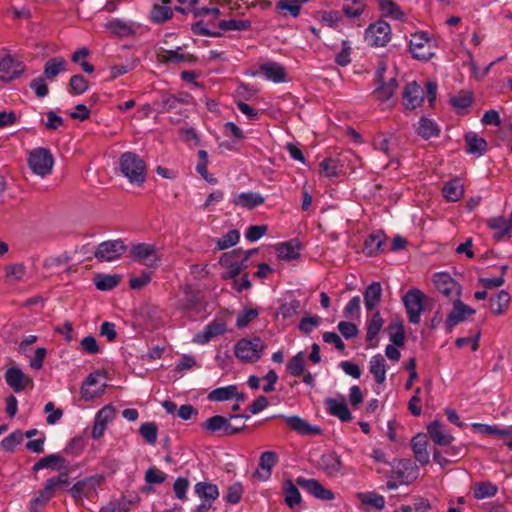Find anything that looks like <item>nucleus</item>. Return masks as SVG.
<instances>
[{
	"label": "nucleus",
	"instance_id": "nucleus-21",
	"mask_svg": "<svg viewBox=\"0 0 512 512\" xmlns=\"http://www.w3.org/2000/svg\"><path fill=\"white\" fill-rule=\"evenodd\" d=\"M319 465L321 470L329 477H337L342 471V461L336 453H327L321 456Z\"/></svg>",
	"mask_w": 512,
	"mask_h": 512
},
{
	"label": "nucleus",
	"instance_id": "nucleus-59",
	"mask_svg": "<svg viewBox=\"0 0 512 512\" xmlns=\"http://www.w3.org/2000/svg\"><path fill=\"white\" fill-rule=\"evenodd\" d=\"M23 441V433L19 430L12 432L6 436L0 443V447L7 451L13 452L15 447Z\"/></svg>",
	"mask_w": 512,
	"mask_h": 512
},
{
	"label": "nucleus",
	"instance_id": "nucleus-52",
	"mask_svg": "<svg viewBox=\"0 0 512 512\" xmlns=\"http://www.w3.org/2000/svg\"><path fill=\"white\" fill-rule=\"evenodd\" d=\"M88 89L87 80L80 74L73 75L68 84V91L70 94L81 95Z\"/></svg>",
	"mask_w": 512,
	"mask_h": 512
},
{
	"label": "nucleus",
	"instance_id": "nucleus-20",
	"mask_svg": "<svg viewBox=\"0 0 512 512\" xmlns=\"http://www.w3.org/2000/svg\"><path fill=\"white\" fill-rule=\"evenodd\" d=\"M427 432L432 441L440 446H448L454 440V437L449 433L442 422L438 420L432 421L427 426Z\"/></svg>",
	"mask_w": 512,
	"mask_h": 512
},
{
	"label": "nucleus",
	"instance_id": "nucleus-31",
	"mask_svg": "<svg viewBox=\"0 0 512 512\" xmlns=\"http://www.w3.org/2000/svg\"><path fill=\"white\" fill-rule=\"evenodd\" d=\"M68 484V473L62 472L57 476L47 479L41 490L52 499L58 490L67 486Z\"/></svg>",
	"mask_w": 512,
	"mask_h": 512
},
{
	"label": "nucleus",
	"instance_id": "nucleus-2",
	"mask_svg": "<svg viewBox=\"0 0 512 512\" xmlns=\"http://www.w3.org/2000/svg\"><path fill=\"white\" fill-rule=\"evenodd\" d=\"M256 252V249L243 251L234 249L231 252L224 253L219 263L226 268V272L222 275L223 279H235L242 270L247 268V260L250 255Z\"/></svg>",
	"mask_w": 512,
	"mask_h": 512
},
{
	"label": "nucleus",
	"instance_id": "nucleus-15",
	"mask_svg": "<svg viewBox=\"0 0 512 512\" xmlns=\"http://www.w3.org/2000/svg\"><path fill=\"white\" fill-rule=\"evenodd\" d=\"M156 55L157 60L162 64L194 63L196 61L193 55L184 53L181 47H177L175 50H168L161 47L157 50Z\"/></svg>",
	"mask_w": 512,
	"mask_h": 512
},
{
	"label": "nucleus",
	"instance_id": "nucleus-62",
	"mask_svg": "<svg viewBox=\"0 0 512 512\" xmlns=\"http://www.w3.org/2000/svg\"><path fill=\"white\" fill-rule=\"evenodd\" d=\"M219 27L225 31H229V30L243 31V30H247L251 27V22L249 20H237V19L222 20L219 22Z\"/></svg>",
	"mask_w": 512,
	"mask_h": 512
},
{
	"label": "nucleus",
	"instance_id": "nucleus-4",
	"mask_svg": "<svg viewBox=\"0 0 512 512\" xmlns=\"http://www.w3.org/2000/svg\"><path fill=\"white\" fill-rule=\"evenodd\" d=\"M245 418L243 415H230L229 418H225L223 416H212L208 418L203 424L202 428L204 430L209 431L210 433L221 432L223 436H232L240 433L245 429V424L243 423L241 426L232 425L229 420L232 419H242ZM248 417H246L247 419Z\"/></svg>",
	"mask_w": 512,
	"mask_h": 512
},
{
	"label": "nucleus",
	"instance_id": "nucleus-3",
	"mask_svg": "<svg viewBox=\"0 0 512 512\" xmlns=\"http://www.w3.org/2000/svg\"><path fill=\"white\" fill-rule=\"evenodd\" d=\"M265 346L259 337L240 339L235 347V356L242 362L255 363L263 355Z\"/></svg>",
	"mask_w": 512,
	"mask_h": 512
},
{
	"label": "nucleus",
	"instance_id": "nucleus-7",
	"mask_svg": "<svg viewBox=\"0 0 512 512\" xmlns=\"http://www.w3.org/2000/svg\"><path fill=\"white\" fill-rule=\"evenodd\" d=\"M425 294L419 289H410L403 296V304L406 308L408 320L412 324H418L424 311Z\"/></svg>",
	"mask_w": 512,
	"mask_h": 512
},
{
	"label": "nucleus",
	"instance_id": "nucleus-48",
	"mask_svg": "<svg viewBox=\"0 0 512 512\" xmlns=\"http://www.w3.org/2000/svg\"><path fill=\"white\" fill-rule=\"evenodd\" d=\"M99 377H100L99 373H91L84 380L83 385L81 387V394H82L83 398L93 399V398L97 397L102 392V389L90 390V387H92L98 383Z\"/></svg>",
	"mask_w": 512,
	"mask_h": 512
},
{
	"label": "nucleus",
	"instance_id": "nucleus-47",
	"mask_svg": "<svg viewBox=\"0 0 512 512\" xmlns=\"http://www.w3.org/2000/svg\"><path fill=\"white\" fill-rule=\"evenodd\" d=\"M288 372L294 377H300L305 370V354L303 351L298 352L287 363Z\"/></svg>",
	"mask_w": 512,
	"mask_h": 512
},
{
	"label": "nucleus",
	"instance_id": "nucleus-26",
	"mask_svg": "<svg viewBox=\"0 0 512 512\" xmlns=\"http://www.w3.org/2000/svg\"><path fill=\"white\" fill-rule=\"evenodd\" d=\"M66 460L64 457H62L59 454H49L43 458H41L39 461H37L33 467L32 470L34 472H38L41 469L49 468L52 470L60 471L66 468Z\"/></svg>",
	"mask_w": 512,
	"mask_h": 512
},
{
	"label": "nucleus",
	"instance_id": "nucleus-28",
	"mask_svg": "<svg viewBox=\"0 0 512 512\" xmlns=\"http://www.w3.org/2000/svg\"><path fill=\"white\" fill-rule=\"evenodd\" d=\"M5 380L16 393L23 391L26 387V383L30 381L25 377L24 373L16 367L9 368L6 371Z\"/></svg>",
	"mask_w": 512,
	"mask_h": 512
},
{
	"label": "nucleus",
	"instance_id": "nucleus-12",
	"mask_svg": "<svg viewBox=\"0 0 512 512\" xmlns=\"http://www.w3.org/2000/svg\"><path fill=\"white\" fill-rule=\"evenodd\" d=\"M434 285L437 291L444 297L448 298L451 302L454 299H460L461 287L452 279L448 274L438 273L434 275Z\"/></svg>",
	"mask_w": 512,
	"mask_h": 512
},
{
	"label": "nucleus",
	"instance_id": "nucleus-1",
	"mask_svg": "<svg viewBox=\"0 0 512 512\" xmlns=\"http://www.w3.org/2000/svg\"><path fill=\"white\" fill-rule=\"evenodd\" d=\"M120 171L131 184L142 185L146 179V164L144 160L133 152H125L119 161Z\"/></svg>",
	"mask_w": 512,
	"mask_h": 512
},
{
	"label": "nucleus",
	"instance_id": "nucleus-10",
	"mask_svg": "<svg viewBox=\"0 0 512 512\" xmlns=\"http://www.w3.org/2000/svg\"><path fill=\"white\" fill-rule=\"evenodd\" d=\"M391 37V27L387 22L378 21L369 25L365 32V41L372 47H383Z\"/></svg>",
	"mask_w": 512,
	"mask_h": 512
},
{
	"label": "nucleus",
	"instance_id": "nucleus-8",
	"mask_svg": "<svg viewBox=\"0 0 512 512\" xmlns=\"http://www.w3.org/2000/svg\"><path fill=\"white\" fill-rule=\"evenodd\" d=\"M127 250L123 240H107L100 243L94 251L99 262H112L119 259Z\"/></svg>",
	"mask_w": 512,
	"mask_h": 512
},
{
	"label": "nucleus",
	"instance_id": "nucleus-32",
	"mask_svg": "<svg viewBox=\"0 0 512 512\" xmlns=\"http://www.w3.org/2000/svg\"><path fill=\"white\" fill-rule=\"evenodd\" d=\"M385 243V235L378 231L370 234L364 241L363 251L367 256H375L382 251Z\"/></svg>",
	"mask_w": 512,
	"mask_h": 512
},
{
	"label": "nucleus",
	"instance_id": "nucleus-23",
	"mask_svg": "<svg viewBox=\"0 0 512 512\" xmlns=\"http://www.w3.org/2000/svg\"><path fill=\"white\" fill-rule=\"evenodd\" d=\"M259 71L265 79L274 83H283L286 81V70L277 62H266L260 65Z\"/></svg>",
	"mask_w": 512,
	"mask_h": 512
},
{
	"label": "nucleus",
	"instance_id": "nucleus-64",
	"mask_svg": "<svg viewBox=\"0 0 512 512\" xmlns=\"http://www.w3.org/2000/svg\"><path fill=\"white\" fill-rule=\"evenodd\" d=\"M259 312L257 309H244L242 310L236 318V325L238 328H243L247 326L252 320L257 318Z\"/></svg>",
	"mask_w": 512,
	"mask_h": 512
},
{
	"label": "nucleus",
	"instance_id": "nucleus-19",
	"mask_svg": "<svg viewBox=\"0 0 512 512\" xmlns=\"http://www.w3.org/2000/svg\"><path fill=\"white\" fill-rule=\"evenodd\" d=\"M278 454L274 451H265L261 454L258 464V469L255 471V476L258 479L266 481L270 478L272 468L278 462Z\"/></svg>",
	"mask_w": 512,
	"mask_h": 512
},
{
	"label": "nucleus",
	"instance_id": "nucleus-54",
	"mask_svg": "<svg viewBox=\"0 0 512 512\" xmlns=\"http://www.w3.org/2000/svg\"><path fill=\"white\" fill-rule=\"evenodd\" d=\"M244 488L241 482H235L227 488V492L224 496V500L228 504H238L241 501Z\"/></svg>",
	"mask_w": 512,
	"mask_h": 512
},
{
	"label": "nucleus",
	"instance_id": "nucleus-56",
	"mask_svg": "<svg viewBox=\"0 0 512 512\" xmlns=\"http://www.w3.org/2000/svg\"><path fill=\"white\" fill-rule=\"evenodd\" d=\"M106 27L111 33L118 36H128L133 33L131 26L119 19L109 21Z\"/></svg>",
	"mask_w": 512,
	"mask_h": 512
},
{
	"label": "nucleus",
	"instance_id": "nucleus-41",
	"mask_svg": "<svg viewBox=\"0 0 512 512\" xmlns=\"http://www.w3.org/2000/svg\"><path fill=\"white\" fill-rule=\"evenodd\" d=\"M510 295L507 291L501 290L490 298V309L494 315L503 314L509 307Z\"/></svg>",
	"mask_w": 512,
	"mask_h": 512
},
{
	"label": "nucleus",
	"instance_id": "nucleus-45",
	"mask_svg": "<svg viewBox=\"0 0 512 512\" xmlns=\"http://www.w3.org/2000/svg\"><path fill=\"white\" fill-rule=\"evenodd\" d=\"M26 275V267L22 263H14L5 266V280L8 283L21 281Z\"/></svg>",
	"mask_w": 512,
	"mask_h": 512
},
{
	"label": "nucleus",
	"instance_id": "nucleus-39",
	"mask_svg": "<svg viewBox=\"0 0 512 512\" xmlns=\"http://www.w3.org/2000/svg\"><path fill=\"white\" fill-rule=\"evenodd\" d=\"M172 0H162V4H155L151 10V19L155 23H164L173 16L170 7Z\"/></svg>",
	"mask_w": 512,
	"mask_h": 512
},
{
	"label": "nucleus",
	"instance_id": "nucleus-25",
	"mask_svg": "<svg viewBox=\"0 0 512 512\" xmlns=\"http://www.w3.org/2000/svg\"><path fill=\"white\" fill-rule=\"evenodd\" d=\"M428 441L425 434L416 435L411 441V447L415 459L421 464L426 465L430 461V455L427 451Z\"/></svg>",
	"mask_w": 512,
	"mask_h": 512
},
{
	"label": "nucleus",
	"instance_id": "nucleus-30",
	"mask_svg": "<svg viewBox=\"0 0 512 512\" xmlns=\"http://www.w3.org/2000/svg\"><path fill=\"white\" fill-rule=\"evenodd\" d=\"M325 403L329 414L338 417L343 422H348L352 419L351 412L345 402L328 398Z\"/></svg>",
	"mask_w": 512,
	"mask_h": 512
},
{
	"label": "nucleus",
	"instance_id": "nucleus-40",
	"mask_svg": "<svg viewBox=\"0 0 512 512\" xmlns=\"http://www.w3.org/2000/svg\"><path fill=\"white\" fill-rule=\"evenodd\" d=\"M236 395H238L237 385H228L212 390L207 399L212 402H223L233 399Z\"/></svg>",
	"mask_w": 512,
	"mask_h": 512
},
{
	"label": "nucleus",
	"instance_id": "nucleus-36",
	"mask_svg": "<svg viewBox=\"0 0 512 512\" xmlns=\"http://www.w3.org/2000/svg\"><path fill=\"white\" fill-rule=\"evenodd\" d=\"M443 196L451 202L460 200L464 195V186L460 179H452L442 188Z\"/></svg>",
	"mask_w": 512,
	"mask_h": 512
},
{
	"label": "nucleus",
	"instance_id": "nucleus-46",
	"mask_svg": "<svg viewBox=\"0 0 512 512\" xmlns=\"http://www.w3.org/2000/svg\"><path fill=\"white\" fill-rule=\"evenodd\" d=\"M417 133L424 139H430L439 135V128L434 121L423 117L419 121Z\"/></svg>",
	"mask_w": 512,
	"mask_h": 512
},
{
	"label": "nucleus",
	"instance_id": "nucleus-18",
	"mask_svg": "<svg viewBox=\"0 0 512 512\" xmlns=\"http://www.w3.org/2000/svg\"><path fill=\"white\" fill-rule=\"evenodd\" d=\"M425 98L423 88L415 81L408 83L403 92V105L406 109L414 110L421 106Z\"/></svg>",
	"mask_w": 512,
	"mask_h": 512
},
{
	"label": "nucleus",
	"instance_id": "nucleus-44",
	"mask_svg": "<svg viewBox=\"0 0 512 512\" xmlns=\"http://www.w3.org/2000/svg\"><path fill=\"white\" fill-rule=\"evenodd\" d=\"M285 493V503L293 508L301 503V495L298 488L294 485L293 481L288 479L283 484Z\"/></svg>",
	"mask_w": 512,
	"mask_h": 512
},
{
	"label": "nucleus",
	"instance_id": "nucleus-61",
	"mask_svg": "<svg viewBox=\"0 0 512 512\" xmlns=\"http://www.w3.org/2000/svg\"><path fill=\"white\" fill-rule=\"evenodd\" d=\"M320 172L330 179L337 177L339 173L338 160L333 158L324 159L320 163Z\"/></svg>",
	"mask_w": 512,
	"mask_h": 512
},
{
	"label": "nucleus",
	"instance_id": "nucleus-42",
	"mask_svg": "<svg viewBox=\"0 0 512 512\" xmlns=\"http://www.w3.org/2000/svg\"><path fill=\"white\" fill-rule=\"evenodd\" d=\"M66 61L63 57H54L49 59L44 66V76L48 79H54L61 72L66 70Z\"/></svg>",
	"mask_w": 512,
	"mask_h": 512
},
{
	"label": "nucleus",
	"instance_id": "nucleus-24",
	"mask_svg": "<svg viewBox=\"0 0 512 512\" xmlns=\"http://www.w3.org/2000/svg\"><path fill=\"white\" fill-rule=\"evenodd\" d=\"M487 226L493 231V237L496 240L509 238L512 232L511 224L503 216L489 218Z\"/></svg>",
	"mask_w": 512,
	"mask_h": 512
},
{
	"label": "nucleus",
	"instance_id": "nucleus-51",
	"mask_svg": "<svg viewBox=\"0 0 512 512\" xmlns=\"http://www.w3.org/2000/svg\"><path fill=\"white\" fill-rule=\"evenodd\" d=\"M306 1L307 0H279L276 5V10L288 13L292 17H297L300 14L302 4Z\"/></svg>",
	"mask_w": 512,
	"mask_h": 512
},
{
	"label": "nucleus",
	"instance_id": "nucleus-58",
	"mask_svg": "<svg viewBox=\"0 0 512 512\" xmlns=\"http://www.w3.org/2000/svg\"><path fill=\"white\" fill-rule=\"evenodd\" d=\"M389 337L395 346H403L405 341V332L401 322L391 323L389 326Z\"/></svg>",
	"mask_w": 512,
	"mask_h": 512
},
{
	"label": "nucleus",
	"instance_id": "nucleus-17",
	"mask_svg": "<svg viewBox=\"0 0 512 512\" xmlns=\"http://www.w3.org/2000/svg\"><path fill=\"white\" fill-rule=\"evenodd\" d=\"M23 72L22 65L10 54L0 57V81L10 82L15 80Z\"/></svg>",
	"mask_w": 512,
	"mask_h": 512
},
{
	"label": "nucleus",
	"instance_id": "nucleus-9",
	"mask_svg": "<svg viewBox=\"0 0 512 512\" xmlns=\"http://www.w3.org/2000/svg\"><path fill=\"white\" fill-rule=\"evenodd\" d=\"M130 256L133 261L139 262L148 268L158 266L160 257L157 248L148 243H138L130 248Z\"/></svg>",
	"mask_w": 512,
	"mask_h": 512
},
{
	"label": "nucleus",
	"instance_id": "nucleus-37",
	"mask_svg": "<svg viewBox=\"0 0 512 512\" xmlns=\"http://www.w3.org/2000/svg\"><path fill=\"white\" fill-rule=\"evenodd\" d=\"M370 373L375 377L378 384H383L386 379V362L381 354H376L371 357L369 362Z\"/></svg>",
	"mask_w": 512,
	"mask_h": 512
},
{
	"label": "nucleus",
	"instance_id": "nucleus-50",
	"mask_svg": "<svg viewBox=\"0 0 512 512\" xmlns=\"http://www.w3.org/2000/svg\"><path fill=\"white\" fill-rule=\"evenodd\" d=\"M384 325V320L381 317L380 313L375 312L372 317L367 321V332H366V340L372 341L378 333L381 331Z\"/></svg>",
	"mask_w": 512,
	"mask_h": 512
},
{
	"label": "nucleus",
	"instance_id": "nucleus-34",
	"mask_svg": "<svg viewBox=\"0 0 512 512\" xmlns=\"http://www.w3.org/2000/svg\"><path fill=\"white\" fill-rule=\"evenodd\" d=\"M465 142L467 145L466 151L469 154L482 156L487 151V142L484 138L478 136L474 132H469L465 136Z\"/></svg>",
	"mask_w": 512,
	"mask_h": 512
},
{
	"label": "nucleus",
	"instance_id": "nucleus-63",
	"mask_svg": "<svg viewBox=\"0 0 512 512\" xmlns=\"http://www.w3.org/2000/svg\"><path fill=\"white\" fill-rule=\"evenodd\" d=\"M240 234L238 230H230L224 236L218 239L217 248L220 250L234 246L239 241Z\"/></svg>",
	"mask_w": 512,
	"mask_h": 512
},
{
	"label": "nucleus",
	"instance_id": "nucleus-11",
	"mask_svg": "<svg viewBox=\"0 0 512 512\" xmlns=\"http://www.w3.org/2000/svg\"><path fill=\"white\" fill-rule=\"evenodd\" d=\"M452 304L453 308L444 321V326L448 333H450L455 326L464 322L476 312L475 309L471 308L460 299H454Z\"/></svg>",
	"mask_w": 512,
	"mask_h": 512
},
{
	"label": "nucleus",
	"instance_id": "nucleus-43",
	"mask_svg": "<svg viewBox=\"0 0 512 512\" xmlns=\"http://www.w3.org/2000/svg\"><path fill=\"white\" fill-rule=\"evenodd\" d=\"M276 251L278 257L282 260H294L300 256V247L293 242H284L277 244Z\"/></svg>",
	"mask_w": 512,
	"mask_h": 512
},
{
	"label": "nucleus",
	"instance_id": "nucleus-60",
	"mask_svg": "<svg viewBox=\"0 0 512 512\" xmlns=\"http://www.w3.org/2000/svg\"><path fill=\"white\" fill-rule=\"evenodd\" d=\"M50 500L51 498L40 489L29 502V512H40Z\"/></svg>",
	"mask_w": 512,
	"mask_h": 512
},
{
	"label": "nucleus",
	"instance_id": "nucleus-57",
	"mask_svg": "<svg viewBox=\"0 0 512 512\" xmlns=\"http://www.w3.org/2000/svg\"><path fill=\"white\" fill-rule=\"evenodd\" d=\"M381 11L394 19H402L404 13L400 10L399 6L392 0H378Z\"/></svg>",
	"mask_w": 512,
	"mask_h": 512
},
{
	"label": "nucleus",
	"instance_id": "nucleus-22",
	"mask_svg": "<svg viewBox=\"0 0 512 512\" xmlns=\"http://www.w3.org/2000/svg\"><path fill=\"white\" fill-rule=\"evenodd\" d=\"M226 332V325L222 322L213 321L209 323L203 331L197 333L193 341L197 344L204 345L212 338L222 335Z\"/></svg>",
	"mask_w": 512,
	"mask_h": 512
},
{
	"label": "nucleus",
	"instance_id": "nucleus-14",
	"mask_svg": "<svg viewBox=\"0 0 512 512\" xmlns=\"http://www.w3.org/2000/svg\"><path fill=\"white\" fill-rule=\"evenodd\" d=\"M296 483L317 499L331 501L335 497L334 493L331 490L326 489L316 479H306L303 477H298L296 479Z\"/></svg>",
	"mask_w": 512,
	"mask_h": 512
},
{
	"label": "nucleus",
	"instance_id": "nucleus-29",
	"mask_svg": "<svg viewBox=\"0 0 512 512\" xmlns=\"http://www.w3.org/2000/svg\"><path fill=\"white\" fill-rule=\"evenodd\" d=\"M264 198L261 194L256 192H242L238 195H236L232 202L240 207L246 208V209H253L259 205H262L264 203Z\"/></svg>",
	"mask_w": 512,
	"mask_h": 512
},
{
	"label": "nucleus",
	"instance_id": "nucleus-38",
	"mask_svg": "<svg viewBox=\"0 0 512 512\" xmlns=\"http://www.w3.org/2000/svg\"><path fill=\"white\" fill-rule=\"evenodd\" d=\"M122 276L118 274H97L94 277V284L100 291H110L121 282Z\"/></svg>",
	"mask_w": 512,
	"mask_h": 512
},
{
	"label": "nucleus",
	"instance_id": "nucleus-27",
	"mask_svg": "<svg viewBox=\"0 0 512 512\" xmlns=\"http://www.w3.org/2000/svg\"><path fill=\"white\" fill-rule=\"evenodd\" d=\"M382 286L379 282H372L364 292V305L367 311L374 310L381 302Z\"/></svg>",
	"mask_w": 512,
	"mask_h": 512
},
{
	"label": "nucleus",
	"instance_id": "nucleus-5",
	"mask_svg": "<svg viewBox=\"0 0 512 512\" xmlns=\"http://www.w3.org/2000/svg\"><path fill=\"white\" fill-rule=\"evenodd\" d=\"M28 165L33 173L45 177L52 171L54 157L50 150L46 148H35L29 153Z\"/></svg>",
	"mask_w": 512,
	"mask_h": 512
},
{
	"label": "nucleus",
	"instance_id": "nucleus-55",
	"mask_svg": "<svg viewBox=\"0 0 512 512\" xmlns=\"http://www.w3.org/2000/svg\"><path fill=\"white\" fill-rule=\"evenodd\" d=\"M395 474L400 484L404 485H409L417 478L416 468L410 464H404L403 469H397Z\"/></svg>",
	"mask_w": 512,
	"mask_h": 512
},
{
	"label": "nucleus",
	"instance_id": "nucleus-35",
	"mask_svg": "<svg viewBox=\"0 0 512 512\" xmlns=\"http://www.w3.org/2000/svg\"><path fill=\"white\" fill-rule=\"evenodd\" d=\"M377 83L378 86L374 90V95L382 102L388 101L394 95L398 87V82L395 77H391L388 81H377Z\"/></svg>",
	"mask_w": 512,
	"mask_h": 512
},
{
	"label": "nucleus",
	"instance_id": "nucleus-13",
	"mask_svg": "<svg viewBox=\"0 0 512 512\" xmlns=\"http://www.w3.org/2000/svg\"><path fill=\"white\" fill-rule=\"evenodd\" d=\"M101 482V477L91 476L76 482L69 490V493L75 500H82L84 497L90 498Z\"/></svg>",
	"mask_w": 512,
	"mask_h": 512
},
{
	"label": "nucleus",
	"instance_id": "nucleus-49",
	"mask_svg": "<svg viewBox=\"0 0 512 512\" xmlns=\"http://www.w3.org/2000/svg\"><path fill=\"white\" fill-rule=\"evenodd\" d=\"M498 492V488L491 482H479L474 487V497L478 500L494 497Z\"/></svg>",
	"mask_w": 512,
	"mask_h": 512
},
{
	"label": "nucleus",
	"instance_id": "nucleus-33",
	"mask_svg": "<svg viewBox=\"0 0 512 512\" xmlns=\"http://www.w3.org/2000/svg\"><path fill=\"white\" fill-rule=\"evenodd\" d=\"M195 494L201 501L214 502L219 497V489L217 485L210 482H198L194 486Z\"/></svg>",
	"mask_w": 512,
	"mask_h": 512
},
{
	"label": "nucleus",
	"instance_id": "nucleus-53",
	"mask_svg": "<svg viewBox=\"0 0 512 512\" xmlns=\"http://www.w3.org/2000/svg\"><path fill=\"white\" fill-rule=\"evenodd\" d=\"M132 505V500L122 497L118 500L109 502L101 509V512H129Z\"/></svg>",
	"mask_w": 512,
	"mask_h": 512
},
{
	"label": "nucleus",
	"instance_id": "nucleus-16",
	"mask_svg": "<svg viewBox=\"0 0 512 512\" xmlns=\"http://www.w3.org/2000/svg\"><path fill=\"white\" fill-rule=\"evenodd\" d=\"M279 417L283 418L286 422V424L302 436H313V435H320L322 434V429L317 425H311L309 424L305 419L293 415V416H283L279 415Z\"/></svg>",
	"mask_w": 512,
	"mask_h": 512
},
{
	"label": "nucleus",
	"instance_id": "nucleus-6",
	"mask_svg": "<svg viewBox=\"0 0 512 512\" xmlns=\"http://www.w3.org/2000/svg\"><path fill=\"white\" fill-rule=\"evenodd\" d=\"M409 46L412 56L418 60L427 61L435 54L433 41L423 31L411 35Z\"/></svg>",
	"mask_w": 512,
	"mask_h": 512
}]
</instances>
